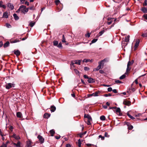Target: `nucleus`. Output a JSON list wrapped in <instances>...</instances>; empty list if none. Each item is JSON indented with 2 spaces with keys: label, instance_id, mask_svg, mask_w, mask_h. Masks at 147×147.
Listing matches in <instances>:
<instances>
[{
  "label": "nucleus",
  "instance_id": "09e8293b",
  "mask_svg": "<svg viewBox=\"0 0 147 147\" xmlns=\"http://www.w3.org/2000/svg\"><path fill=\"white\" fill-rule=\"evenodd\" d=\"M102 61H103V62H108L109 61V59L108 58H105Z\"/></svg>",
  "mask_w": 147,
  "mask_h": 147
},
{
  "label": "nucleus",
  "instance_id": "20e7f679",
  "mask_svg": "<svg viewBox=\"0 0 147 147\" xmlns=\"http://www.w3.org/2000/svg\"><path fill=\"white\" fill-rule=\"evenodd\" d=\"M37 138L39 139L40 142L41 144H42L44 143V139L43 138L42 136L40 135H38L37 137Z\"/></svg>",
  "mask_w": 147,
  "mask_h": 147
},
{
  "label": "nucleus",
  "instance_id": "ea45409f",
  "mask_svg": "<svg viewBox=\"0 0 147 147\" xmlns=\"http://www.w3.org/2000/svg\"><path fill=\"white\" fill-rule=\"evenodd\" d=\"M7 144L3 143L2 145L1 146V147H7Z\"/></svg>",
  "mask_w": 147,
  "mask_h": 147
},
{
  "label": "nucleus",
  "instance_id": "69168bd1",
  "mask_svg": "<svg viewBox=\"0 0 147 147\" xmlns=\"http://www.w3.org/2000/svg\"><path fill=\"white\" fill-rule=\"evenodd\" d=\"M66 147H71L70 145L69 144H67L66 145Z\"/></svg>",
  "mask_w": 147,
  "mask_h": 147
},
{
  "label": "nucleus",
  "instance_id": "e433bc0d",
  "mask_svg": "<svg viewBox=\"0 0 147 147\" xmlns=\"http://www.w3.org/2000/svg\"><path fill=\"white\" fill-rule=\"evenodd\" d=\"M131 69V68L130 67H129V66H127V68L126 69V72L127 73V72L129 71H130V69Z\"/></svg>",
  "mask_w": 147,
  "mask_h": 147
},
{
  "label": "nucleus",
  "instance_id": "a211bd4d",
  "mask_svg": "<svg viewBox=\"0 0 147 147\" xmlns=\"http://www.w3.org/2000/svg\"><path fill=\"white\" fill-rule=\"evenodd\" d=\"M14 53L15 54L16 56L19 55L20 54V52L19 51V50H14Z\"/></svg>",
  "mask_w": 147,
  "mask_h": 147
},
{
  "label": "nucleus",
  "instance_id": "0e129e2a",
  "mask_svg": "<svg viewBox=\"0 0 147 147\" xmlns=\"http://www.w3.org/2000/svg\"><path fill=\"white\" fill-rule=\"evenodd\" d=\"M112 91L114 93H117V91L116 89H113V90H112Z\"/></svg>",
  "mask_w": 147,
  "mask_h": 147
},
{
  "label": "nucleus",
  "instance_id": "338daca9",
  "mask_svg": "<svg viewBox=\"0 0 147 147\" xmlns=\"http://www.w3.org/2000/svg\"><path fill=\"white\" fill-rule=\"evenodd\" d=\"M143 16L147 20V14L144 15Z\"/></svg>",
  "mask_w": 147,
  "mask_h": 147
},
{
  "label": "nucleus",
  "instance_id": "6e6552de",
  "mask_svg": "<svg viewBox=\"0 0 147 147\" xmlns=\"http://www.w3.org/2000/svg\"><path fill=\"white\" fill-rule=\"evenodd\" d=\"M11 137L14 138L15 139L17 140H19L20 139V137L18 135H16L15 134H13V135Z\"/></svg>",
  "mask_w": 147,
  "mask_h": 147
},
{
  "label": "nucleus",
  "instance_id": "e2e57ef3",
  "mask_svg": "<svg viewBox=\"0 0 147 147\" xmlns=\"http://www.w3.org/2000/svg\"><path fill=\"white\" fill-rule=\"evenodd\" d=\"M99 72L100 73L102 74L104 73V71L102 69H100L99 70Z\"/></svg>",
  "mask_w": 147,
  "mask_h": 147
},
{
  "label": "nucleus",
  "instance_id": "9d476101",
  "mask_svg": "<svg viewBox=\"0 0 147 147\" xmlns=\"http://www.w3.org/2000/svg\"><path fill=\"white\" fill-rule=\"evenodd\" d=\"M130 102L127 100H124L123 102V104L125 105L129 106L130 105Z\"/></svg>",
  "mask_w": 147,
  "mask_h": 147
},
{
  "label": "nucleus",
  "instance_id": "4c0bfd02",
  "mask_svg": "<svg viewBox=\"0 0 147 147\" xmlns=\"http://www.w3.org/2000/svg\"><path fill=\"white\" fill-rule=\"evenodd\" d=\"M99 93H100V92L99 91L96 92L95 93H94V96H98V94Z\"/></svg>",
  "mask_w": 147,
  "mask_h": 147
},
{
  "label": "nucleus",
  "instance_id": "bf43d9fd",
  "mask_svg": "<svg viewBox=\"0 0 147 147\" xmlns=\"http://www.w3.org/2000/svg\"><path fill=\"white\" fill-rule=\"evenodd\" d=\"M24 3L25 5H26L28 6L29 5V2L27 1H25Z\"/></svg>",
  "mask_w": 147,
  "mask_h": 147
},
{
  "label": "nucleus",
  "instance_id": "72a5a7b5",
  "mask_svg": "<svg viewBox=\"0 0 147 147\" xmlns=\"http://www.w3.org/2000/svg\"><path fill=\"white\" fill-rule=\"evenodd\" d=\"M62 42H66V41L65 40V37L64 35H63L62 39Z\"/></svg>",
  "mask_w": 147,
  "mask_h": 147
},
{
  "label": "nucleus",
  "instance_id": "a19ab883",
  "mask_svg": "<svg viewBox=\"0 0 147 147\" xmlns=\"http://www.w3.org/2000/svg\"><path fill=\"white\" fill-rule=\"evenodd\" d=\"M142 36L143 37H147V33L143 34L142 35Z\"/></svg>",
  "mask_w": 147,
  "mask_h": 147
},
{
  "label": "nucleus",
  "instance_id": "423d86ee",
  "mask_svg": "<svg viewBox=\"0 0 147 147\" xmlns=\"http://www.w3.org/2000/svg\"><path fill=\"white\" fill-rule=\"evenodd\" d=\"M7 6L11 10H13L14 9L13 5L10 3H8L7 4Z\"/></svg>",
  "mask_w": 147,
  "mask_h": 147
},
{
  "label": "nucleus",
  "instance_id": "c756f323",
  "mask_svg": "<svg viewBox=\"0 0 147 147\" xmlns=\"http://www.w3.org/2000/svg\"><path fill=\"white\" fill-rule=\"evenodd\" d=\"M100 119L102 121H104L105 120V117L104 115H102L100 117Z\"/></svg>",
  "mask_w": 147,
  "mask_h": 147
},
{
  "label": "nucleus",
  "instance_id": "b1692460",
  "mask_svg": "<svg viewBox=\"0 0 147 147\" xmlns=\"http://www.w3.org/2000/svg\"><path fill=\"white\" fill-rule=\"evenodd\" d=\"M92 120V119H88L87 121H85L86 122L87 124L88 125L91 124L90 122Z\"/></svg>",
  "mask_w": 147,
  "mask_h": 147
},
{
  "label": "nucleus",
  "instance_id": "3c124183",
  "mask_svg": "<svg viewBox=\"0 0 147 147\" xmlns=\"http://www.w3.org/2000/svg\"><path fill=\"white\" fill-rule=\"evenodd\" d=\"M132 63H131V61H129L128 63H127V66H129L131 65H132Z\"/></svg>",
  "mask_w": 147,
  "mask_h": 147
},
{
  "label": "nucleus",
  "instance_id": "f3484780",
  "mask_svg": "<svg viewBox=\"0 0 147 147\" xmlns=\"http://www.w3.org/2000/svg\"><path fill=\"white\" fill-rule=\"evenodd\" d=\"M51 114L49 113H45L43 115V117L45 118H48L50 117Z\"/></svg>",
  "mask_w": 147,
  "mask_h": 147
},
{
  "label": "nucleus",
  "instance_id": "c03bdc74",
  "mask_svg": "<svg viewBox=\"0 0 147 147\" xmlns=\"http://www.w3.org/2000/svg\"><path fill=\"white\" fill-rule=\"evenodd\" d=\"M98 137L99 138H101L102 140H104L105 138L104 137L102 136L101 135H99Z\"/></svg>",
  "mask_w": 147,
  "mask_h": 147
},
{
  "label": "nucleus",
  "instance_id": "f03ea898",
  "mask_svg": "<svg viewBox=\"0 0 147 147\" xmlns=\"http://www.w3.org/2000/svg\"><path fill=\"white\" fill-rule=\"evenodd\" d=\"M12 87H14V85L11 83H8L5 85V88L7 89H9Z\"/></svg>",
  "mask_w": 147,
  "mask_h": 147
},
{
  "label": "nucleus",
  "instance_id": "864d4df0",
  "mask_svg": "<svg viewBox=\"0 0 147 147\" xmlns=\"http://www.w3.org/2000/svg\"><path fill=\"white\" fill-rule=\"evenodd\" d=\"M105 137H109V136L108 134V133L107 132L105 133Z\"/></svg>",
  "mask_w": 147,
  "mask_h": 147
},
{
  "label": "nucleus",
  "instance_id": "f257e3e1",
  "mask_svg": "<svg viewBox=\"0 0 147 147\" xmlns=\"http://www.w3.org/2000/svg\"><path fill=\"white\" fill-rule=\"evenodd\" d=\"M28 10V8H27L25 6L22 5L20 6L17 11H21L24 13L27 12Z\"/></svg>",
  "mask_w": 147,
  "mask_h": 147
},
{
  "label": "nucleus",
  "instance_id": "473e14b6",
  "mask_svg": "<svg viewBox=\"0 0 147 147\" xmlns=\"http://www.w3.org/2000/svg\"><path fill=\"white\" fill-rule=\"evenodd\" d=\"M81 142L80 139H79L78 140V145L79 147H80L81 146Z\"/></svg>",
  "mask_w": 147,
  "mask_h": 147
},
{
  "label": "nucleus",
  "instance_id": "a18cd8bd",
  "mask_svg": "<svg viewBox=\"0 0 147 147\" xmlns=\"http://www.w3.org/2000/svg\"><path fill=\"white\" fill-rule=\"evenodd\" d=\"M57 47L59 48H61L62 47V44L60 42L59 44L57 46Z\"/></svg>",
  "mask_w": 147,
  "mask_h": 147
},
{
  "label": "nucleus",
  "instance_id": "bb28decb",
  "mask_svg": "<svg viewBox=\"0 0 147 147\" xmlns=\"http://www.w3.org/2000/svg\"><path fill=\"white\" fill-rule=\"evenodd\" d=\"M13 17H14V18L16 20H18L19 19V18L18 17V16H17V15L16 14L14 13L13 14Z\"/></svg>",
  "mask_w": 147,
  "mask_h": 147
},
{
  "label": "nucleus",
  "instance_id": "39448f33",
  "mask_svg": "<svg viewBox=\"0 0 147 147\" xmlns=\"http://www.w3.org/2000/svg\"><path fill=\"white\" fill-rule=\"evenodd\" d=\"M88 82L89 83H92L95 82V80L94 79L91 77H89Z\"/></svg>",
  "mask_w": 147,
  "mask_h": 147
},
{
  "label": "nucleus",
  "instance_id": "de8ad7c7",
  "mask_svg": "<svg viewBox=\"0 0 147 147\" xmlns=\"http://www.w3.org/2000/svg\"><path fill=\"white\" fill-rule=\"evenodd\" d=\"M6 26L8 28H10L11 27L10 24L8 23H7L6 24Z\"/></svg>",
  "mask_w": 147,
  "mask_h": 147
},
{
  "label": "nucleus",
  "instance_id": "4d7b16f0",
  "mask_svg": "<svg viewBox=\"0 0 147 147\" xmlns=\"http://www.w3.org/2000/svg\"><path fill=\"white\" fill-rule=\"evenodd\" d=\"M104 96L105 97H108V96H111V94H106L104 95Z\"/></svg>",
  "mask_w": 147,
  "mask_h": 147
},
{
  "label": "nucleus",
  "instance_id": "37998d69",
  "mask_svg": "<svg viewBox=\"0 0 147 147\" xmlns=\"http://www.w3.org/2000/svg\"><path fill=\"white\" fill-rule=\"evenodd\" d=\"M55 2L57 5H58L59 3L60 2L59 0H56L55 1Z\"/></svg>",
  "mask_w": 147,
  "mask_h": 147
},
{
  "label": "nucleus",
  "instance_id": "4468645a",
  "mask_svg": "<svg viewBox=\"0 0 147 147\" xmlns=\"http://www.w3.org/2000/svg\"><path fill=\"white\" fill-rule=\"evenodd\" d=\"M128 73L127 72H125V73L121 76L119 78V79L120 80H122L124 79L126 77V75H127Z\"/></svg>",
  "mask_w": 147,
  "mask_h": 147
},
{
  "label": "nucleus",
  "instance_id": "dca6fc26",
  "mask_svg": "<svg viewBox=\"0 0 147 147\" xmlns=\"http://www.w3.org/2000/svg\"><path fill=\"white\" fill-rule=\"evenodd\" d=\"M127 126H128V129L129 130H131L133 128V127L132 125H130V124L129 123H127Z\"/></svg>",
  "mask_w": 147,
  "mask_h": 147
},
{
  "label": "nucleus",
  "instance_id": "f704fd0d",
  "mask_svg": "<svg viewBox=\"0 0 147 147\" xmlns=\"http://www.w3.org/2000/svg\"><path fill=\"white\" fill-rule=\"evenodd\" d=\"M53 45L54 46H57L58 44V42L57 41H54L53 42Z\"/></svg>",
  "mask_w": 147,
  "mask_h": 147
},
{
  "label": "nucleus",
  "instance_id": "ddd939ff",
  "mask_svg": "<svg viewBox=\"0 0 147 147\" xmlns=\"http://www.w3.org/2000/svg\"><path fill=\"white\" fill-rule=\"evenodd\" d=\"M8 13L7 11H6L4 12L3 13V18H8Z\"/></svg>",
  "mask_w": 147,
  "mask_h": 147
},
{
  "label": "nucleus",
  "instance_id": "7c9ffc66",
  "mask_svg": "<svg viewBox=\"0 0 147 147\" xmlns=\"http://www.w3.org/2000/svg\"><path fill=\"white\" fill-rule=\"evenodd\" d=\"M100 69H101L100 67L98 65L96 68H95L94 69L93 71H96Z\"/></svg>",
  "mask_w": 147,
  "mask_h": 147
},
{
  "label": "nucleus",
  "instance_id": "0eeeda50",
  "mask_svg": "<svg viewBox=\"0 0 147 147\" xmlns=\"http://www.w3.org/2000/svg\"><path fill=\"white\" fill-rule=\"evenodd\" d=\"M12 144L14 145L16 147H20V144L21 143L19 141H18L17 144H16V143H14L13 142H12Z\"/></svg>",
  "mask_w": 147,
  "mask_h": 147
},
{
  "label": "nucleus",
  "instance_id": "79ce46f5",
  "mask_svg": "<svg viewBox=\"0 0 147 147\" xmlns=\"http://www.w3.org/2000/svg\"><path fill=\"white\" fill-rule=\"evenodd\" d=\"M147 0H145L144 1V3L143 4V6H146L147 5Z\"/></svg>",
  "mask_w": 147,
  "mask_h": 147
},
{
  "label": "nucleus",
  "instance_id": "8fccbe9b",
  "mask_svg": "<svg viewBox=\"0 0 147 147\" xmlns=\"http://www.w3.org/2000/svg\"><path fill=\"white\" fill-rule=\"evenodd\" d=\"M107 90L109 92H111L112 90V88L111 87H109L108 88Z\"/></svg>",
  "mask_w": 147,
  "mask_h": 147
},
{
  "label": "nucleus",
  "instance_id": "412c9836",
  "mask_svg": "<svg viewBox=\"0 0 147 147\" xmlns=\"http://www.w3.org/2000/svg\"><path fill=\"white\" fill-rule=\"evenodd\" d=\"M81 61V60H76L74 61V62H75V64H78V65H80Z\"/></svg>",
  "mask_w": 147,
  "mask_h": 147
},
{
  "label": "nucleus",
  "instance_id": "7ed1b4c3",
  "mask_svg": "<svg viewBox=\"0 0 147 147\" xmlns=\"http://www.w3.org/2000/svg\"><path fill=\"white\" fill-rule=\"evenodd\" d=\"M110 109H116V112L117 113H119V115H121V110L118 107L117 108L116 107H112L110 108Z\"/></svg>",
  "mask_w": 147,
  "mask_h": 147
},
{
  "label": "nucleus",
  "instance_id": "6e6d98bb",
  "mask_svg": "<svg viewBox=\"0 0 147 147\" xmlns=\"http://www.w3.org/2000/svg\"><path fill=\"white\" fill-rule=\"evenodd\" d=\"M90 34L89 33H88L86 34V36L88 37H89L90 36Z\"/></svg>",
  "mask_w": 147,
  "mask_h": 147
},
{
  "label": "nucleus",
  "instance_id": "cd10ccee",
  "mask_svg": "<svg viewBox=\"0 0 147 147\" xmlns=\"http://www.w3.org/2000/svg\"><path fill=\"white\" fill-rule=\"evenodd\" d=\"M50 133L51 134V136H54V134L55 133V131H54V129H52L50 130Z\"/></svg>",
  "mask_w": 147,
  "mask_h": 147
},
{
  "label": "nucleus",
  "instance_id": "6ab92c4d",
  "mask_svg": "<svg viewBox=\"0 0 147 147\" xmlns=\"http://www.w3.org/2000/svg\"><path fill=\"white\" fill-rule=\"evenodd\" d=\"M99 66L101 68H102L103 67L104 63H103V61H101L99 62Z\"/></svg>",
  "mask_w": 147,
  "mask_h": 147
},
{
  "label": "nucleus",
  "instance_id": "f8f14e48",
  "mask_svg": "<svg viewBox=\"0 0 147 147\" xmlns=\"http://www.w3.org/2000/svg\"><path fill=\"white\" fill-rule=\"evenodd\" d=\"M16 116L18 117L21 118L22 117V114L20 112H18L16 113Z\"/></svg>",
  "mask_w": 147,
  "mask_h": 147
},
{
  "label": "nucleus",
  "instance_id": "58836bf2",
  "mask_svg": "<svg viewBox=\"0 0 147 147\" xmlns=\"http://www.w3.org/2000/svg\"><path fill=\"white\" fill-rule=\"evenodd\" d=\"M97 39H93L91 41V43H93L95 42L97 40Z\"/></svg>",
  "mask_w": 147,
  "mask_h": 147
},
{
  "label": "nucleus",
  "instance_id": "49530a36",
  "mask_svg": "<svg viewBox=\"0 0 147 147\" xmlns=\"http://www.w3.org/2000/svg\"><path fill=\"white\" fill-rule=\"evenodd\" d=\"M90 69L89 67H84V70L86 71H88Z\"/></svg>",
  "mask_w": 147,
  "mask_h": 147
},
{
  "label": "nucleus",
  "instance_id": "c9c22d12",
  "mask_svg": "<svg viewBox=\"0 0 147 147\" xmlns=\"http://www.w3.org/2000/svg\"><path fill=\"white\" fill-rule=\"evenodd\" d=\"M74 71L75 73L77 75H78L79 76V72L78 71V70L76 69H74Z\"/></svg>",
  "mask_w": 147,
  "mask_h": 147
},
{
  "label": "nucleus",
  "instance_id": "5fc2aeb1",
  "mask_svg": "<svg viewBox=\"0 0 147 147\" xmlns=\"http://www.w3.org/2000/svg\"><path fill=\"white\" fill-rule=\"evenodd\" d=\"M83 77L85 79H88V78H89V77H88V76L86 75H84L83 76Z\"/></svg>",
  "mask_w": 147,
  "mask_h": 147
},
{
  "label": "nucleus",
  "instance_id": "603ef678",
  "mask_svg": "<svg viewBox=\"0 0 147 147\" xmlns=\"http://www.w3.org/2000/svg\"><path fill=\"white\" fill-rule=\"evenodd\" d=\"M127 45V42H126V43H123V42L122 43V46H123V45L124 46H126Z\"/></svg>",
  "mask_w": 147,
  "mask_h": 147
},
{
  "label": "nucleus",
  "instance_id": "13d9d810",
  "mask_svg": "<svg viewBox=\"0 0 147 147\" xmlns=\"http://www.w3.org/2000/svg\"><path fill=\"white\" fill-rule=\"evenodd\" d=\"M115 82L117 83H121V81L119 80H116L115 81Z\"/></svg>",
  "mask_w": 147,
  "mask_h": 147
},
{
  "label": "nucleus",
  "instance_id": "c85d7f7f",
  "mask_svg": "<svg viewBox=\"0 0 147 147\" xmlns=\"http://www.w3.org/2000/svg\"><path fill=\"white\" fill-rule=\"evenodd\" d=\"M35 23L34 22H31L29 24V25L31 27H32L35 25Z\"/></svg>",
  "mask_w": 147,
  "mask_h": 147
},
{
  "label": "nucleus",
  "instance_id": "2f4dec72",
  "mask_svg": "<svg viewBox=\"0 0 147 147\" xmlns=\"http://www.w3.org/2000/svg\"><path fill=\"white\" fill-rule=\"evenodd\" d=\"M127 115L131 119H135V118L130 115L128 113H127Z\"/></svg>",
  "mask_w": 147,
  "mask_h": 147
},
{
  "label": "nucleus",
  "instance_id": "5701e85b",
  "mask_svg": "<svg viewBox=\"0 0 147 147\" xmlns=\"http://www.w3.org/2000/svg\"><path fill=\"white\" fill-rule=\"evenodd\" d=\"M141 10L144 13H146L147 12V8L146 7H142Z\"/></svg>",
  "mask_w": 147,
  "mask_h": 147
},
{
  "label": "nucleus",
  "instance_id": "4be33fe9",
  "mask_svg": "<svg viewBox=\"0 0 147 147\" xmlns=\"http://www.w3.org/2000/svg\"><path fill=\"white\" fill-rule=\"evenodd\" d=\"M3 2L1 1H0V7H2L3 9H5L6 6L2 4Z\"/></svg>",
  "mask_w": 147,
  "mask_h": 147
},
{
  "label": "nucleus",
  "instance_id": "680f3d73",
  "mask_svg": "<svg viewBox=\"0 0 147 147\" xmlns=\"http://www.w3.org/2000/svg\"><path fill=\"white\" fill-rule=\"evenodd\" d=\"M21 4H24V3L26 0H20Z\"/></svg>",
  "mask_w": 147,
  "mask_h": 147
},
{
  "label": "nucleus",
  "instance_id": "9b49d317",
  "mask_svg": "<svg viewBox=\"0 0 147 147\" xmlns=\"http://www.w3.org/2000/svg\"><path fill=\"white\" fill-rule=\"evenodd\" d=\"M130 36L129 35H128L127 36L125 37L124 39V42H128L129 41Z\"/></svg>",
  "mask_w": 147,
  "mask_h": 147
},
{
  "label": "nucleus",
  "instance_id": "1a4fd4ad",
  "mask_svg": "<svg viewBox=\"0 0 147 147\" xmlns=\"http://www.w3.org/2000/svg\"><path fill=\"white\" fill-rule=\"evenodd\" d=\"M26 147H32L31 142L30 141L26 142Z\"/></svg>",
  "mask_w": 147,
  "mask_h": 147
},
{
  "label": "nucleus",
  "instance_id": "393cba45",
  "mask_svg": "<svg viewBox=\"0 0 147 147\" xmlns=\"http://www.w3.org/2000/svg\"><path fill=\"white\" fill-rule=\"evenodd\" d=\"M140 42V40H138L136 42L135 45V49H136V48H137L138 46L139 45V44Z\"/></svg>",
  "mask_w": 147,
  "mask_h": 147
},
{
  "label": "nucleus",
  "instance_id": "052dcab7",
  "mask_svg": "<svg viewBox=\"0 0 147 147\" xmlns=\"http://www.w3.org/2000/svg\"><path fill=\"white\" fill-rule=\"evenodd\" d=\"M28 9H29L30 10H34V6L29 7Z\"/></svg>",
  "mask_w": 147,
  "mask_h": 147
},
{
  "label": "nucleus",
  "instance_id": "a878e982",
  "mask_svg": "<svg viewBox=\"0 0 147 147\" xmlns=\"http://www.w3.org/2000/svg\"><path fill=\"white\" fill-rule=\"evenodd\" d=\"M9 41H7L4 44V47L6 48L9 46Z\"/></svg>",
  "mask_w": 147,
  "mask_h": 147
},
{
  "label": "nucleus",
  "instance_id": "774afa93",
  "mask_svg": "<svg viewBox=\"0 0 147 147\" xmlns=\"http://www.w3.org/2000/svg\"><path fill=\"white\" fill-rule=\"evenodd\" d=\"M60 137H61L60 136H55V138L57 139H59Z\"/></svg>",
  "mask_w": 147,
  "mask_h": 147
},
{
  "label": "nucleus",
  "instance_id": "2eb2a0df",
  "mask_svg": "<svg viewBox=\"0 0 147 147\" xmlns=\"http://www.w3.org/2000/svg\"><path fill=\"white\" fill-rule=\"evenodd\" d=\"M50 108L51 109L50 110L52 112H54L56 109V107L53 105L51 106Z\"/></svg>",
  "mask_w": 147,
  "mask_h": 147
},
{
  "label": "nucleus",
  "instance_id": "aec40b11",
  "mask_svg": "<svg viewBox=\"0 0 147 147\" xmlns=\"http://www.w3.org/2000/svg\"><path fill=\"white\" fill-rule=\"evenodd\" d=\"M19 41L18 40L15 39V40H10V42L11 43H15L17 42H18Z\"/></svg>",
  "mask_w": 147,
  "mask_h": 147
}]
</instances>
